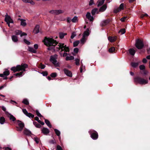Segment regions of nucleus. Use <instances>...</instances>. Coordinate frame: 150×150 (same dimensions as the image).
I'll list each match as a JSON object with an SVG mask.
<instances>
[{"label":"nucleus","instance_id":"f257e3e1","mask_svg":"<svg viewBox=\"0 0 150 150\" xmlns=\"http://www.w3.org/2000/svg\"><path fill=\"white\" fill-rule=\"evenodd\" d=\"M43 41L45 45L48 47L47 48V50L58 51L61 50V54H63V57H66V45L64 46V44L60 43L59 45H58L59 47L56 48L55 46L58 43V42L52 38L45 37Z\"/></svg>","mask_w":150,"mask_h":150},{"label":"nucleus","instance_id":"f03ea898","mask_svg":"<svg viewBox=\"0 0 150 150\" xmlns=\"http://www.w3.org/2000/svg\"><path fill=\"white\" fill-rule=\"evenodd\" d=\"M134 81L136 83L141 85H145L148 83V80L147 78L144 79L139 76H137L134 78Z\"/></svg>","mask_w":150,"mask_h":150},{"label":"nucleus","instance_id":"7ed1b4c3","mask_svg":"<svg viewBox=\"0 0 150 150\" xmlns=\"http://www.w3.org/2000/svg\"><path fill=\"white\" fill-rule=\"evenodd\" d=\"M88 133L90 135L91 137L93 140H96L98 137V132L93 129L90 130Z\"/></svg>","mask_w":150,"mask_h":150},{"label":"nucleus","instance_id":"20e7f679","mask_svg":"<svg viewBox=\"0 0 150 150\" xmlns=\"http://www.w3.org/2000/svg\"><path fill=\"white\" fill-rule=\"evenodd\" d=\"M57 55L55 54L50 56V61L52 62L55 67H58L59 66L58 63L57 62Z\"/></svg>","mask_w":150,"mask_h":150},{"label":"nucleus","instance_id":"39448f33","mask_svg":"<svg viewBox=\"0 0 150 150\" xmlns=\"http://www.w3.org/2000/svg\"><path fill=\"white\" fill-rule=\"evenodd\" d=\"M135 46L138 49H141L144 47V44L142 40L137 39L136 41Z\"/></svg>","mask_w":150,"mask_h":150},{"label":"nucleus","instance_id":"423d86ee","mask_svg":"<svg viewBox=\"0 0 150 150\" xmlns=\"http://www.w3.org/2000/svg\"><path fill=\"white\" fill-rule=\"evenodd\" d=\"M49 13L54 15H58L63 13V11L62 10H52L50 11Z\"/></svg>","mask_w":150,"mask_h":150},{"label":"nucleus","instance_id":"0eeeda50","mask_svg":"<svg viewBox=\"0 0 150 150\" xmlns=\"http://www.w3.org/2000/svg\"><path fill=\"white\" fill-rule=\"evenodd\" d=\"M18 127H16V130L18 131H21L22 130L23 128L25 126L24 124L22 122L21 123H18Z\"/></svg>","mask_w":150,"mask_h":150},{"label":"nucleus","instance_id":"6e6552de","mask_svg":"<svg viewBox=\"0 0 150 150\" xmlns=\"http://www.w3.org/2000/svg\"><path fill=\"white\" fill-rule=\"evenodd\" d=\"M20 68L19 69V71H25V69L28 67V65L26 64L22 63L20 65Z\"/></svg>","mask_w":150,"mask_h":150},{"label":"nucleus","instance_id":"1a4fd4ad","mask_svg":"<svg viewBox=\"0 0 150 150\" xmlns=\"http://www.w3.org/2000/svg\"><path fill=\"white\" fill-rule=\"evenodd\" d=\"M110 21V19L108 18L102 21L101 23V25L102 26H105L109 23Z\"/></svg>","mask_w":150,"mask_h":150},{"label":"nucleus","instance_id":"9d476101","mask_svg":"<svg viewBox=\"0 0 150 150\" xmlns=\"http://www.w3.org/2000/svg\"><path fill=\"white\" fill-rule=\"evenodd\" d=\"M86 18L88 19L90 21L92 22L94 20V18L93 16H91V13L88 12L86 15Z\"/></svg>","mask_w":150,"mask_h":150},{"label":"nucleus","instance_id":"9b49d317","mask_svg":"<svg viewBox=\"0 0 150 150\" xmlns=\"http://www.w3.org/2000/svg\"><path fill=\"white\" fill-rule=\"evenodd\" d=\"M20 67V65H17L16 67H11V69L14 72H15L16 71H19V69Z\"/></svg>","mask_w":150,"mask_h":150},{"label":"nucleus","instance_id":"f8f14e48","mask_svg":"<svg viewBox=\"0 0 150 150\" xmlns=\"http://www.w3.org/2000/svg\"><path fill=\"white\" fill-rule=\"evenodd\" d=\"M41 132L44 134L46 135L49 133L50 131L47 128L43 127L41 129Z\"/></svg>","mask_w":150,"mask_h":150},{"label":"nucleus","instance_id":"ddd939ff","mask_svg":"<svg viewBox=\"0 0 150 150\" xmlns=\"http://www.w3.org/2000/svg\"><path fill=\"white\" fill-rule=\"evenodd\" d=\"M6 71L4 72L3 74H0V77H4V76H7L10 74V72L7 69H5Z\"/></svg>","mask_w":150,"mask_h":150},{"label":"nucleus","instance_id":"4468645a","mask_svg":"<svg viewBox=\"0 0 150 150\" xmlns=\"http://www.w3.org/2000/svg\"><path fill=\"white\" fill-rule=\"evenodd\" d=\"M117 39V36H109L108 37V40L111 42H114Z\"/></svg>","mask_w":150,"mask_h":150},{"label":"nucleus","instance_id":"2eb2a0df","mask_svg":"<svg viewBox=\"0 0 150 150\" xmlns=\"http://www.w3.org/2000/svg\"><path fill=\"white\" fill-rule=\"evenodd\" d=\"M40 26L38 25H36L33 30V32L35 34H37L39 32Z\"/></svg>","mask_w":150,"mask_h":150},{"label":"nucleus","instance_id":"dca6fc26","mask_svg":"<svg viewBox=\"0 0 150 150\" xmlns=\"http://www.w3.org/2000/svg\"><path fill=\"white\" fill-rule=\"evenodd\" d=\"M23 133L24 134L30 136L31 134H32L31 132L27 129L24 130Z\"/></svg>","mask_w":150,"mask_h":150},{"label":"nucleus","instance_id":"f3484780","mask_svg":"<svg viewBox=\"0 0 150 150\" xmlns=\"http://www.w3.org/2000/svg\"><path fill=\"white\" fill-rule=\"evenodd\" d=\"M11 39L14 42H17L18 41V37L16 35H13L11 36Z\"/></svg>","mask_w":150,"mask_h":150},{"label":"nucleus","instance_id":"a211bd4d","mask_svg":"<svg viewBox=\"0 0 150 150\" xmlns=\"http://www.w3.org/2000/svg\"><path fill=\"white\" fill-rule=\"evenodd\" d=\"M23 2L26 3H29L31 4L34 5L35 3L32 1V0H22Z\"/></svg>","mask_w":150,"mask_h":150},{"label":"nucleus","instance_id":"6ab92c4d","mask_svg":"<svg viewBox=\"0 0 150 150\" xmlns=\"http://www.w3.org/2000/svg\"><path fill=\"white\" fill-rule=\"evenodd\" d=\"M107 8V5L104 4L99 9V11L100 12H103Z\"/></svg>","mask_w":150,"mask_h":150},{"label":"nucleus","instance_id":"aec40b11","mask_svg":"<svg viewBox=\"0 0 150 150\" xmlns=\"http://www.w3.org/2000/svg\"><path fill=\"white\" fill-rule=\"evenodd\" d=\"M129 51L130 54L132 56H134L136 52V51L133 48L130 49Z\"/></svg>","mask_w":150,"mask_h":150},{"label":"nucleus","instance_id":"412c9836","mask_svg":"<svg viewBox=\"0 0 150 150\" xmlns=\"http://www.w3.org/2000/svg\"><path fill=\"white\" fill-rule=\"evenodd\" d=\"M44 119L45 120V123L46 124V125L50 127V128H51L52 127V125L50 124V123L49 121L45 119L44 118Z\"/></svg>","mask_w":150,"mask_h":150},{"label":"nucleus","instance_id":"4be33fe9","mask_svg":"<svg viewBox=\"0 0 150 150\" xmlns=\"http://www.w3.org/2000/svg\"><path fill=\"white\" fill-rule=\"evenodd\" d=\"M89 29L87 28L86 29V30L84 32L83 36L85 37L86 36H88L89 35Z\"/></svg>","mask_w":150,"mask_h":150},{"label":"nucleus","instance_id":"5701e85b","mask_svg":"<svg viewBox=\"0 0 150 150\" xmlns=\"http://www.w3.org/2000/svg\"><path fill=\"white\" fill-rule=\"evenodd\" d=\"M21 21V25L23 26H25L26 25V23L25 22V20L22 19H19Z\"/></svg>","mask_w":150,"mask_h":150},{"label":"nucleus","instance_id":"b1692460","mask_svg":"<svg viewBox=\"0 0 150 150\" xmlns=\"http://www.w3.org/2000/svg\"><path fill=\"white\" fill-rule=\"evenodd\" d=\"M66 76L69 77H71L72 76V72L71 71L66 69Z\"/></svg>","mask_w":150,"mask_h":150},{"label":"nucleus","instance_id":"393cba45","mask_svg":"<svg viewBox=\"0 0 150 150\" xmlns=\"http://www.w3.org/2000/svg\"><path fill=\"white\" fill-rule=\"evenodd\" d=\"M11 19V18L10 16H8L7 14L5 16V21L6 23H8L9 22V21Z\"/></svg>","mask_w":150,"mask_h":150},{"label":"nucleus","instance_id":"a878e982","mask_svg":"<svg viewBox=\"0 0 150 150\" xmlns=\"http://www.w3.org/2000/svg\"><path fill=\"white\" fill-rule=\"evenodd\" d=\"M115 49L114 47H112L110 48L108 50L109 52L111 53H115Z\"/></svg>","mask_w":150,"mask_h":150},{"label":"nucleus","instance_id":"bb28decb","mask_svg":"<svg viewBox=\"0 0 150 150\" xmlns=\"http://www.w3.org/2000/svg\"><path fill=\"white\" fill-rule=\"evenodd\" d=\"M5 121V118L3 117H0V123L1 124H3Z\"/></svg>","mask_w":150,"mask_h":150},{"label":"nucleus","instance_id":"cd10ccee","mask_svg":"<svg viewBox=\"0 0 150 150\" xmlns=\"http://www.w3.org/2000/svg\"><path fill=\"white\" fill-rule=\"evenodd\" d=\"M33 124L37 128H40L41 127V125L39 124L38 123L36 122H33Z\"/></svg>","mask_w":150,"mask_h":150},{"label":"nucleus","instance_id":"c85d7f7f","mask_svg":"<svg viewBox=\"0 0 150 150\" xmlns=\"http://www.w3.org/2000/svg\"><path fill=\"white\" fill-rule=\"evenodd\" d=\"M9 115H10L9 118L10 120H12L13 121H14L16 120V118L13 115L10 114H9Z\"/></svg>","mask_w":150,"mask_h":150},{"label":"nucleus","instance_id":"c756f323","mask_svg":"<svg viewBox=\"0 0 150 150\" xmlns=\"http://www.w3.org/2000/svg\"><path fill=\"white\" fill-rule=\"evenodd\" d=\"M139 65L138 62H132L131 63V65L133 67L135 68L137 67Z\"/></svg>","mask_w":150,"mask_h":150},{"label":"nucleus","instance_id":"7c9ffc66","mask_svg":"<svg viewBox=\"0 0 150 150\" xmlns=\"http://www.w3.org/2000/svg\"><path fill=\"white\" fill-rule=\"evenodd\" d=\"M148 73V71L145 69L141 71H140V73L141 74L145 75L147 74Z\"/></svg>","mask_w":150,"mask_h":150},{"label":"nucleus","instance_id":"2f4dec72","mask_svg":"<svg viewBox=\"0 0 150 150\" xmlns=\"http://www.w3.org/2000/svg\"><path fill=\"white\" fill-rule=\"evenodd\" d=\"M29 51L30 52L34 53H36L37 52V51L36 50L34 49L33 48L31 47H29Z\"/></svg>","mask_w":150,"mask_h":150},{"label":"nucleus","instance_id":"473e14b6","mask_svg":"<svg viewBox=\"0 0 150 150\" xmlns=\"http://www.w3.org/2000/svg\"><path fill=\"white\" fill-rule=\"evenodd\" d=\"M67 54L66 53V56H67ZM74 59V57L73 56H66V61L73 60Z\"/></svg>","mask_w":150,"mask_h":150},{"label":"nucleus","instance_id":"72a5a7b5","mask_svg":"<svg viewBox=\"0 0 150 150\" xmlns=\"http://www.w3.org/2000/svg\"><path fill=\"white\" fill-rule=\"evenodd\" d=\"M79 52V49L77 48H75L74 50V52L72 53L73 55H75V54H77Z\"/></svg>","mask_w":150,"mask_h":150},{"label":"nucleus","instance_id":"f704fd0d","mask_svg":"<svg viewBox=\"0 0 150 150\" xmlns=\"http://www.w3.org/2000/svg\"><path fill=\"white\" fill-rule=\"evenodd\" d=\"M71 21L73 23H76L78 21V17L76 16H75L71 19Z\"/></svg>","mask_w":150,"mask_h":150},{"label":"nucleus","instance_id":"c9c22d12","mask_svg":"<svg viewBox=\"0 0 150 150\" xmlns=\"http://www.w3.org/2000/svg\"><path fill=\"white\" fill-rule=\"evenodd\" d=\"M98 9L97 8H95L93 9L91 12V14L93 16L94 15L96 12L98 11Z\"/></svg>","mask_w":150,"mask_h":150},{"label":"nucleus","instance_id":"e433bc0d","mask_svg":"<svg viewBox=\"0 0 150 150\" xmlns=\"http://www.w3.org/2000/svg\"><path fill=\"white\" fill-rule=\"evenodd\" d=\"M65 35H66V33H63L62 32L59 33V37L61 39L63 38Z\"/></svg>","mask_w":150,"mask_h":150},{"label":"nucleus","instance_id":"4c0bfd02","mask_svg":"<svg viewBox=\"0 0 150 150\" xmlns=\"http://www.w3.org/2000/svg\"><path fill=\"white\" fill-rule=\"evenodd\" d=\"M75 64L77 66H79L80 65V59L76 58L75 59Z\"/></svg>","mask_w":150,"mask_h":150},{"label":"nucleus","instance_id":"58836bf2","mask_svg":"<svg viewBox=\"0 0 150 150\" xmlns=\"http://www.w3.org/2000/svg\"><path fill=\"white\" fill-rule=\"evenodd\" d=\"M22 102L26 105H28L29 104V102L28 100L27 99H23Z\"/></svg>","mask_w":150,"mask_h":150},{"label":"nucleus","instance_id":"ea45409f","mask_svg":"<svg viewBox=\"0 0 150 150\" xmlns=\"http://www.w3.org/2000/svg\"><path fill=\"white\" fill-rule=\"evenodd\" d=\"M22 33V31L20 30H17L15 31V34L16 36L19 35L21 34V33Z\"/></svg>","mask_w":150,"mask_h":150},{"label":"nucleus","instance_id":"a19ab883","mask_svg":"<svg viewBox=\"0 0 150 150\" xmlns=\"http://www.w3.org/2000/svg\"><path fill=\"white\" fill-rule=\"evenodd\" d=\"M23 73V71H21L19 73H18L16 74H14V75L16 76H22Z\"/></svg>","mask_w":150,"mask_h":150},{"label":"nucleus","instance_id":"79ce46f5","mask_svg":"<svg viewBox=\"0 0 150 150\" xmlns=\"http://www.w3.org/2000/svg\"><path fill=\"white\" fill-rule=\"evenodd\" d=\"M54 132H55V134H57V135L59 136L60 135V132L58 130V129H54Z\"/></svg>","mask_w":150,"mask_h":150},{"label":"nucleus","instance_id":"37998d69","mask_svg":"<svg viewBox=\"0 0 150 150\" xmlns=\"http://www.w3.org/2000/svg\"><path fill=\"white\" fill-rule=\"evenodd\" d=\"M105 1V0H102L101 1H99L97 5L98 7H99L102 5L104 3Z\"/></svg>","mask_w":150,"mask_h":150},{"label":"nucleus","instance_id":"c03bdc74","mask_svg":"<svg viewBox=\"0 0 150 150\" xmlns=\"http://www.w3.org/2000/svg\"><path fill=\"white\" fill-rule=\"evenodd\" d=\"M50 76L52 78H55L57 76V73L56 72L52 73L51 74Z\"/></svg>","mask_w":150,"mask_h":150},{"label":"nucleus","instance_id":"a18cd8bd","mask_svg":"<svg viewBox=\"0 0 150 150\" xmlns=\"http://www.w3.org/2000/svg\"><path fill=\"white\" fill-rule=\"evenodd\" d=\"M79 40H77L73 43V46L74 47L77 46L79 43Z\"/></svg>","mask_w":150,"mask_h":150},{"label":"nucleus","instance_id":"49530a36","mask_svg":"<svg viewBox=\"0 0 150 150\" xmlns=\"http://www.w3.org/2000/svg\"><path fill=\"white\" fill-rule=\"evenodd\" d=\"M45 67L46 66L45 65L43 64L42 63H40L39 65V68L41 69H43L45 68Z\"/></svg>","mask_w":150,"mask_h":150},{"label":"nucleus","instance_id":"de8ad7c7","mask_svg":"<svg viewBox=\"0 0 150 150\" xmlns=\"http://www.w3.org/2000/svg\"><path fill=\"white\" fill-rule=\"evenodd\" d=\"M26 116L29 117H31L32 118H33L34 117V115L32 114V113H30L28 112Z\"/></svg>","mask_w":150,"mask_h":150},{"label":"nucleus","instance_id":"09e8293b","mask_svg":"<svg viewBox=\"0 0 150 150\" xmlns=\"http://www.w3.org/2000/svg\"><path fill=\"white\" fill-rule=\"evenodd\" d=\"M139 68L141 71L144 70L145 69V67L144 65H140L139 67Z\"/></svg>","mask_w":150,"mask_h":150},{"label":"nucleus","instance_id":"8fccbe9b","mask_svg":"<svg viewBox=\"0 0 150 150\" xmlns=\"http://www.w3.org/2000/svg\"><path fill=\"white\" fill-rule=\"evenodd\" d=\"M36 113L37 115L39 117H43L40 114V113H39V111L38 110H36Z\"/></svg>","mask_w":150,"mask_h":150},{"label":"nucleus","instance_id":"3c124183","mask_svg":"<svg viewBox=\"0 0 150 150\" xmlns=\"http://www.w3.org/2000/svg\"><path fill=\"white\" fill-rule=\"evenodd\" d=\"M121 10L119 9V8L115 9L114 10V12L115 13H117L120 11Z\"/></svg>","mask_w":150,"mask_h":150},{"label":"nucleus","instance_id":"603ef678","mask_svg":"<svg viewBox=\"0 0 150 150\" xmlns=\"http://www.w3.org/2000/svg\"><path fill=\"white\" fill-rule=\"evenodd\" d=\"M126 31L125 28H122L121 29L119 33H121V34H124L125 33Z\"/></svg>","mask_w":150,"mask_h":150},{"label":"nucleus","instance_id":"864d4df0","mask_svg":"<svg viewBox=\"0 0 150 150\" xmlns=\"http://www.w3.org/2000/svg\"><path fill=\"white\" fill-rule=\"evenodd\" d=\"M124 4L122 3L120 5L119 7H118L121 10L124 9Z\"/></svg>","mask_w":150,"mask_h":150},{"label":"nucleus","instance_id":"5fc2aeb1","mask_svg":"<svg viewBox=\"0 0 150 150\" xmlns=\"http://www.w3.org/2000/svg\"><path fill=\"white\" fill-rule=\"evenodd\" d=\"M41 74L44 76H47L48 74V72L47 71H43L41 73Z\"/></svg>","mask_w":150,"mask_h":150},{"label":"nucleus","instance_id":"6e6d98bb","mask_svg":"<svg viewBox=\"0 0 150 150\" xmlns=\"http://www.w3.org/2000/svg\"><path fill=\"white\" fill-rule=\"evenodd\" d=\"M23 41L25 44L28 45H30V42L25 39H24Z\"/></svg>","mask_w":150,"mask_h":150},{"label":"nucleus","instance_id":"4d7b16f0","mask_svg":"<svg viewBox=\"0 0 150 150\" xmlns=\"http://www.w3.org/2000/svg\"><path fill=\"white\" fill-rule=\"evenodd\" d=\"M34 140L36 142L37 144H38L39 142V140H40L39 138L36 137L34 138Z\"/></svg>","mask_w":150,"mask_h":150},{"label":"nucleus","instance_id":"13d9d810","mask_svg":"<svg viewBox=\"0 0 150 150\" xmlns=\"http://www.w3.org/2000/svg\"><path fill=\"white\" fill-rule=\"evenodd\" d=\"M85 41V37L83 36L81 40V43H84Z\"/></svg>","mask_w":150,"mask_h":150},{"label":"nucleus","instance_id":"bf43d9fd","mask_svg":"<svg viewBox=\"0 0 150 150\" xmlns=\"http://www.w3.org/2000/svg\"><path fill=\"white\" fill-rule=\"evenodd\" d=\"M22 111L23 113L26 116L28 113V112L26 109H23Z\"/></svg>","mask_w":150,"mask_h":150},{"label":"nucleus","instance_id":"052dcab7","mask_svg":"<svg viewBox=\"0 0 150 150\" xmlns=\"http://www.w3.org/2000/svg\"><path fill=\"white\" fill-rule=\"evenodd\" d=\"M76 35L75 34V32H73L72 33L71 35V39H73L75 36H76Z\"/></svg>","mask_w":150,"mask_h":150},{"label":"nucleus","instance_id":"680f3d73","mask_svg":"<svg viewBox=\"0 0 150 150\" xmlns=\"http://www.w3.org/2000/svg\"><path fill=\"white\" fill-rule=\"evenodd\" d=\"M57 150H62V147L59 145H57Z\"/></svg>","mask_w":150,"mask_h":150},{"label":"nucleus","instance_id":"e2e57ef3","mask_svg":"<svg viewBox=\"0 0 150 150\" xmlns=\"http://www.w3.org/2000/svg\"><path fill=\"white\" fill-rule=\"evenodd\" d=\"M10 103H11L13 105H15V104H14L15 103L16 104H17V103L15 101L12 100H10Z\"/></svg>","mask_w":150,"mask_h":150},{"label":"nucleus","instance_id":"0e129e2a","mask_svg":"<svg viewBox=\"0 0 150 150\" xmlns=\"http://www.w3.org/2000/svg\"><path fill=\"white\" fill-rule=\"evenodd\" d=\"M71 18L70 17H68L67 19V21L68 23H70L71 21Z\"/></svg>","mask_w":150,"mask_h":150},{"label":"nucleus","instance_id":"69168bd1","mask_svg":"<svg viewBox=\"0 0 150 150\" xmlns=\"http://www.w3.org/2000/svg\"><path fill=\"white\" fill-rule=\"evenodd\" d=\"M27 35V34L26 33H24V32H22V33H21V37H22V36H24V35Z\"/></svg>","mask_w":150,"mask_h":150},{"label":"nucleus","instance_id":"338daca9","mask_svg":"<svg viewBox=\"0 0 150 150\" xmlns=\"http://www.w3.org/2000/svg\"><path fill=\"white\" fill-rule=\"evenodd\" d=\"M94 4L93 0H90L89 2V5L91 6Z\"/></svg>","mask_w":150,"mask_h":150},{"label":"nucleus","instance_id":"774afa93","mask_svg":"<svg viewBox=\"0 0 150 150\" xmlns=\"http://www.w3.org/2000/svg\"><path fill=\"white\" fill-rule=\"evenodd\" d=\"M126 18V17H123L120 19V21L122 22H124L125 21V19Z\"/></svg>","mask_w":150,"mask_h":150}]
</instances>
